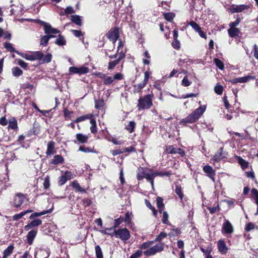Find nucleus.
<instances>
[{
	"instance_id": "obj_1",
	"label": "nucleus",
	"mask_w": 258,
	"mask_h": 258,
	"mask_svg": "<svg viewBox=\"0 0 258 258\" xmlns=\"http://www.w3.org/2000/svg\"><path fill=\"white\" fill-rule=\"evenodd\" d=\"M205 110V106H200L198 108L196 109L186 118L182 119L180 121V123H191L195 122L201 117V116L203 114Z\"/></svg>"
},
{
	"instance_id": "obj_2",
	"label": "nucleus",
	"mask_w": 258,
	"mask_h": 258,
	"mask_svg": "<svg viewBox=\"0 0 258 258\" xmlns=\"http://www.w3.org/2000/svg\"><path fill=\"white\" fill-rule=\"evenodd\" d=\"M153 96L152 94H148L143 97H140L138 100V109L140 110L150 108L153 105Z\"/></svg>"
},
{
	"instance_id": "obj_3",
	"label": "nucleus",
	"mask_w": 258,
	"mask_h": 258,
	"mask_svg": "<svg viewBox=\"0 0 258 258\" xmlns=\"http://www.w3.org/2000/svg\"><path fill=\"white\" fill-rule=\"evenodd\" d=\"M16 53L23 58L30 61L40 60L43 56V53L39 51L31 52L29 53H23L19 51H16Z\"/></svg>"
},
{
	"instance_id": "obj_4",
	"label": "nucleus",
	"mask_w": 258,
	"mask_h": 258,
	"mask_svg": "<svg viewBox=\"0 0 258 258\" xmlns=\"http://www.w3.org/2000/svg\"><path fill=\"white\" fill-rule=\"evenodd\" d=\"M164 243H158L156 245L150 247L146 250L144 251V254L147 256L154 255L156 253L162 251L164 249Z\"/></svg>"
},
{
	"instance_id": "obj_5",
	"label": "nucleus",
	"mask_w": 258,
	"mask_h": 258,
	"mask_svg": "<svg viewBox=\"0 0 258 258\" xmlns=\"http://www.w3.org/2000/svg\"><path fill=\"white\" fill-rule=\"evenodd\" d=\"M38 23L44 28V33L47 35H55L59 33V31L53 28L49 23L39 20Z\"/></svg>"
},
{
	"instance_id": "obj_6",
	"label": "nucleus",
	"mask_w": 258,
	"mask_h": 258,
	"mask_svg": "<svg viewBox=\"0 0 258 258\" xmlns=\"http://www.w3.org/2000/svg\"><path fill=\"white\" fill-rule=\"evenodd\" d=\"M69 75H72L73 74H79L80 75L85 74L89 72V69L85 66L78 68L75 67H71L69 70Z\"/></svg>"
},
{
	"instance_id": "obj_7",
	"label": "nucleus",
	"mask_w": 258,
	"mask_h": 258,
	"mask_svg": "<svg viewBox=\"0 0 258 258\" xmlns=\"http://www.w3.org/2000/svg\"><path fill=\"white\" fill-rule=\"evenodd\" d=\"M115 237L119 238L123 241L128 240L130 237V233L126 228H122L114 231Z\"/></svg>"
},
{
	"instance_id": "obj_8",
	"label": "nucleus",
	"mask_w": 258,
	"mask_h": 258,
	"mask_svg": "<svg viewBox=\"0 0 258 258\" xmlns=\"http://www.w3.org/2000/svg\"><path fill=\"white\" fill-rule=\"evenodd\" d=\"M74 174L70 171H66L63 175L59 177L58 183L59 185H62L69 180L73 178Z\"/></svg>"
},
{
	"instance_id": "obj_9",
	"label": "nucleus",
	"mask_w": 258,
	"mask_h": 258,
	"mask_svg": "<svg viewBox=\"0 0 258 258\" xmlns=\"http://www.w3.org/2000/svg\"><path fill=\"white\" fill-rule=\"evenodd\" d=\"M255 79V77L254 76L251 75H248L242 77L235 78L231 80V82L232 84H237L238 83H244L248 82L250 80H253Z\"/></svg>"
},
{
	"instance_id": "obj_10",
	"label": "nucleus",
	"mask_w": 258,
	"mask_h": 258,
	"mask_svg": "<svg viewBox=\"0 0 258 258\" xmlns=\"http://www.w3.org/2000/svg\"><path fill=\"white\" fill-rule=\"evenodd\" d=\"M228 153L224 151L223 148H220L215 153L213 156V160L214 162H218L221 160L225 158L227 156Z\"/></svg>"
},
{
	"instance_id": "obj_11",
	"label": "nucleus",
	"mask_w": 258,
	"mask_h": 258,
	"mask_svg": "<svg viewBox=\"0 0 258 258\" xmlns=\"http://www.w3.org/2000/svg\"><path fill=\"white\" fill-rule=\"evenodd\" d=\"M50 252L46 249L36 248L35 252V258H48Z\"/></svg>"
},
{
	"instance_id": "obj_12",
	"label": "nucleus",
	"mask_w": 258,
	"mask_h": 258,
	"mask_svg": "<svg viewBox=\"0 0 258 258\" xmlns=\"http://www.w3.org/2000/svg\"><path fill=\"white\" fill-rule=\"evenodd\" d=\"M107 37L111 41L115 42L119 37V29L115 28L110 30L107 34Z\"/></svg>"
},
{
	"instance_id": "obj_13",
	"label": "nucleus",
	"mask_w": 258,
	"mask_h": 258,
	"mask_svg": "<svg viewBox=\"0 0 258 258\" xmlns=\"http://www.w3.org/2000/svg\"><path fill=\"white\" fill-rule=\"evenodd\" d=\"M234 229L232 224L228 220H226L222 225V231L226 234H231Z\"/></svg>"
},
{
	"instance_id": "obj_14",
	"label": "nucleus",
	"mask_w": 258,
	"mask_h": 258,
	"mask_svg": "<svg viewBox=\"0 0 258 258\" xmlns=\"http://www.w3.org/2000/svg\"><path fill=\"white\" fill-rule=\"evenodd\" d=\"M203 171L207 174V175L214 182L215 181V172L213 168L209 165H206L203 167Z\"/></svg>"
},
{
	"instance_id": "obj_15",
	"label": "nucleus",
	"mask_w": 258,
	"mask_h": 258,
	"mask_svg": "<svg viewBox=\"0 0 258 258\" xmlns=\"http://www.w3.org/2000/svg\"><path fill=\"white\" fill-rule=\"evenodd\" d=\"M248 8V6L245 5L232 6L229 8L230 11L232 13H240Z\"/></svg>"
},
{
	"instance_id": "obj_16",
	"label": "nucleus",
	"mask_w": 258,
	"mask_h": 258,
	"mask_svg": "<svg viewBox=\"0 0 258 258\" xmlns=\"http://www.w3.org/2000/svg\"><path fill=\"white\" fill-rule=\"evenodd\" d=\"M24 197L22 194H17L14 199L13 205L15 207H19L23 203Z\"/></svg>"
},
{
	"instance_id": "obj_17",
	"label": "nucleus",
	"mask_w": 258,
	"mask_h": 258,
	"mask_svg": "<svg viewBox=\"0 0 258 258\" xmlns=\"http://www.w3.org/2000/svg\"><path fill=\"white\" fill-rule=\"evenodd\" d=\"M76 140L74 141V143L76 144L81 143L84 144L87 142L88 137L87 135H83L82 134H77L76 136Z\"/></svg>"
},
{
	"instance_id": "obj_18",
	"label": "nucleus",
	"mask_w": 258,
	"mask_h": 258,
	"mask_svg": "<svg viewBox=\"0 0 258 258\" xmlns=\"http://www.w3.org/2000/svg\"><path fill=\"white\" fill-rule=\"evenodd\" d=\"M37 230H32L29 232L27 235V242L29 245H31L33 242V240L36 237Z\"/></svg>"
},
{
	"instance_id": "obj_19",
	"label": "nucleus",
	"mask_w": 258,
	"mask_h": 258,
	"mask_svg": "<svg viewBox=\"0 0 258 258\" xmlns=\"http://www.w3.org/2000/svg\"><path fill=\"white\" fill-rule=\"evenodd\" d=\"M218 248L219 251L223 254H226L228 248L223 240H219L218 241Z\"/></svg>"
},
{
	"instance_id": "obj_20",
	"label": "nucleus",
	"mask_w": 258,
	"mask_h": 258,
	"mask_svg": "<svg viewBox=\"0 0 258 258\" xmlns=\"http://www.w3.org/2000/svg\"><path fill=\"white\" fill-rule=\"evenodd\" d=\"M53 206H52V207L50 209H49V210H44L43 211L41 212L34 213L31 215V216H30V218L33 219L36 217L41 216L42 215H45V214H46L48 213H50L52 212V211L53 210Z\"/></svg>"
},
{
	"instance_id": "obj_21",
	"label": "nucleus",
	"mask_w": 258,
	"mask_h": 258,
	"mask_svg": "<svg viewBox=\"0 0 258 258\" xmlns=\"http://www.w3.org/2000/svg\"><path fill=\"white\" fill-rule=\"evenodd\" d=\"M55 35H44L41 36L40 41V44L44 46H46L48 42L49 39L51 38L55 37Z\"/></svg>"
},
{
	"instance_id": "obj_22",
	"label": "nucleus",
	"mask_w": 258,
	"mask_h": 258,
	"mask_svg": "<svg viewBox=\"0 0 258 258\" xmlns=\"http://www.w3.org/2000/svg\"><path fill=\"white\" fill-rule=\"evenodd\" d=\"M54 153V143L53 141L49 142L47 144L46 154L47 156H50L53 154Z\"/></svg>"
},
{
	"instance_id": "obj_23",
	"label": "nucleus",
	"mask_w": 258,
	"mask_h": 258,
	"mask_svg": "<svg viewBox=\"0 0 258 258\" xmlns=\"http://www.w3.org/2000/svg\"><path fill=\"white\" fill-rule=\"evenodd\" d=\"M228 33L230 37L233 38L238 36L240 33V30L237 28L230 27L228 30Z\"/></svg>"
},
{
	"instance_id": "obj_24",
	"label": "nucleus",
	"mask_w": 258,
	"mask_h": 258,
	"mask_svg": "<svg viewBox=\"0 0 258 258\" xmlns=\"http://www.w3.org/2000/svg\"><path fill=\"white\" fill-rule=\"evenodd\" d=\"M14 247L13 244H10L8 247L4 250L3 252V258H7L10 256L13 252Z\"/></svg>"
},
{
	"instance_id": "obj_25",
	"label": "nucleus",
	"mask_w": 258,
	"mask_h": 258,
	"mask_svg": "<svg viewBox=\"0 0 258 258\" xmlns=\"http://www.w3.org/2000/svg\"><path fill=\"white\" fill-rule=\"evenodd\" d=\"M73 187L77 191L81 192H85L86 190L82 188L77 180H74L72 182Z\"/></svg>"
},
{
	"instance_id": "obj_26",
	"label": "nucleus",
	"mask_w": 258,
	"mask_h": 258,
	"mask_svg": "<svg viewBox=\"0 0 258 258\" xmlns=\"http://www.w3.org/2000/svg\"><path fill=\"white\" fill-rule=\"evenodd\" d=\"M71 20L72 22L79 26H81L82 24L81 17L79 15H75L71 16Z\"/></svg>"
},
{
	"instance_id": "obj_27",
	"label": "nucleus",
	"mask_w": 258,
	"mask_h": 258,
	"mask_svg": "<svg viewBox=\"0 0 258 258\" xmlns=\"http://www.w3.org/2000/svg\"><path fill=\"white\" fill-rule=\"evenodd\" d=\"M174 191L175 193L178 196L180 200L182 201L183 200L184 195L182 192L181 186L179 184L176 183Z\"/></svg>"
},
{
	"instance_id": "obj_28",
	"label": "nucleus",
	"mask_w": 258,
	"mask_h": 258,
	"mask_svg": "<svg viewBox=\"0 0 258 258\" xmlns=\"http://www.w3.org/2000/svg\"><path fill=\"white\" fill-rule=\"evenodd\" d=\"M63 160V158L61 155H57L54 156V158L51 161V163L56 165L62 163Z\"/></svg>"
},
{
	"instance_id": "obj_29",
	"label": "nucleus",
	"mask_w": 258,
	"mask_h": 258,
	"mask_svg": "<svg viewBox=\"0 0 258 258\" xmlns=\"http://www.w3.org/2000/svg\"><path fill=\"white\" fill-rule=\"evenodd\" d=\"M156 203L159 212L161 213L164 208V205L163 203V199L161 197H158L156 200Z\"/></svg>"
},
{
	"instance_id": "obj_30",
	"label": "nucleus",
	"mask_w": 258,
	"mask_h": 258,
	"mask_svg": "<svg viewBox=\"0 0 258 258\" xmlns=\"http://www.w3.org/2000/svg\"><path fill=\"white\" fill-rule=\"evenodd\" d=\"M144 177L147 179L151 184L152 186H153V180L155 177L154 176V173H145L144 174Z\"/></svg>"
},
{
	"instance_id": "obj_31",
	"label": "nucleus",
	"mask_w": 258,
	"mask_h": 258,
	"mask_svg": "<svg viewBox=\"0 0 258 258\" xmlns=\"http://www.w3.org/2000/svg\"><path fill=\"white\" fill-rule=\"evenodd\" d=\"M55 43L59 46H63L66 45V41L64 37L59 35L58 37L55 40Z\"/></svg>"
},
{
	"instance_id": "obj_32",
	"label": "nucleus",
	"mask_w": 258,
	"mask_h": 258,
	"mask_svg": "<svg viewBox=\"0 0 258 258\" xmlns=\"http://www.w3.org/2000/svg\"><path fill=\"white\" fill-rule=\"evenodd\" d=\"M146 86V84H145V83H141L137 85H134V91L135 93H138L141 92L142 89L145 87Z\"/></svg>"
},
{
	"instance_id": "obj_33",
	"label": "nucleus",
	"mask_w": 258,
	"mask_h": 258,
	"mask_svg": "<svg viewBox=\"0 0 258 258\" xmlns=\"http://www.w3.org/2000/svg\"><path fill=\"white\" fill-rule=\"evenodd\" d=\"M13 75L15 77H19L23 74V71L18 67H14L12 69Z\"/></svg>"
},
{
	"instance_id": "obj_34",
	"label": "nucleus",
	"mask_w": 258,
	"mask_h": 258,
	"mask_svg": "<svg viewBox=\"0 0 258 258\" xmlns=\"http://www.w3.org/2000/svg\"><path fill=\"white\" fill-rule=\"evenodd\" d=\"M114 231L115 230L113 228H107L105 230L100 231L101 232L104 234L110 235L111 236H115Z\"/></svg>"
},
{
	"instance_id": "obj_35",
	"label": "nucleus",
	"mask_w": 258,
	"mask_h": 258,
	"mask_svg": "<svg viewBox=\"0 0 258 258\" xmlns=\"http://www.w3.org/2000/svg\"><path fill=\"white\" fill-rule=\"evenodd\" d=\"M154 176L155 177L159 176H169L172 174V173L171 171H166V172H154Z\"/></svg>"
},
{
	"instance_id": "obj_36",
	"label": "nucleus",
	"mask_w": 258,
	"mask_h": 258,
	"mask_svg": "<svg viewBox=\"0 0 258 258\" xmlns=\"http://www.w3.org/2000/svg\"><path fill=\"white\" fill-rule=\"evenodd\" d=\"M9 127L12 130H16L18 128L17 122L14 118L9 120Z\"/></svg>"
},
{
	"instance_id": "obj_37",
	"label": "nucleus",
	"mask_w": 258,
	"mask_h": 258,
	"mask_svg": "<svg viewBox=\"0 0 258 258\" xmlns=\"http://www.w3.org/2000/svg\"><path fill=\"white\" fill-rule=\"evenodd\" d=\"M90 123L91 124V126L90 127L91 132L92 133L95 134L97 132L96 123L95 119L91 118L90 119Z\"/></svg>"
},
{
	"instance_id": "obj_38",
	"label": "nucleus",
	"mask_w": 258,
	"mask_h": 258,
	"mask_svg": "<svg viewBox=\"0 0 258 258\" xmlns=\"http://www.w3.org/2000/svg\"><path fill=\"white\" fill-rule=\"evenodd\" d=\"M52 59V55L50 53H47L46 55H43L40 59L42 60L43 62L48 63L50 62Z\"/></svg>"
},
{
	"instance_id": "obj_39",
	"label": "nucleus",
	"mask_w": 258,
	"mask_h": 258,
	"mask_svg": "<svg viewBox=\"0 0 258 258\" xmlns=\"http://www.w3.org/2000/svg\"><path fill=\"white\" fill-rule=\"evenodd\" d=\"M95 253L96 258H103V253L99 245L95 246Z\"/></svg>"
},
{
	"instance_id": "obj_40",
	"label": "nucleus",
	"mask_w": 258,
	"mask_h": 258,
	"mask_svg": "<svg viewBox=\"0 0 258 258\" xmlns=\"http://www.w3.org/2000/svg\"><path fill=\"white\" fill-rule=\"evenodd\" d=\"M136 123L133 121L129 122L128 124L126 126V129L130 132L132 133L135 128Z\"/></svg>"
},
{
	"instance_id": "obj_41",
	"label": "nucleus",
	"mask_w": 258,
	"mask_h": 258,
	"mask_svg": "<svg viewBox=\"0 0 258 258\" xmlns=\"http://www.w3.org/2000/svg\"><path fill=\"white\" fill-rule=\"evenodd\" d=\"M154 241L144 242L140 246L141 249H148L153 245Z\"/></svg>"
},
{
	"instance_id": "obj_42",
	"label": "nucleus",
	"mask_w": 258,
	"mask_h": 258,
	"mask_svg": "<svg viewBox=\"0 0 258 258\" xmlns=\"http://www.w3.org/2000/svg\"><path fill=\"white\" fill-rule=\"evenodd\" d=\"M168 214L166 211H164L163 213V217L162 219V222L164 224H166L167 225H170V223L168 221Z\"/></svg>"
},
{
	"instance_id": "obj_43",
	"label": "nucleus",
	"mask_w": 258,
	"mask_h": 258,
	"mask_svg": "<svg viewBox=\"0 0 258 258\" xmlns=\"http://www.w3.org/2000/svg\"><path fill=\"white\" fill-rule=\"evenodd\" d=\"M214 62L216 66L220 70H222L224 68V66L222 61L218 58L214 59Z\"/></svg>"
},
{
	"instance_id": "obj_44",
	"label": "nucleus",
	"mask_w": 258,
	"mask_h": 258,
	"mask_svg": "<svg viewBox=\"0 0 258 258\" xmlns=\"http://www.w3.org/2000/svg\"><path fill=\"white\" fill-rule=\"evenodd\" d=\"M177 149L173 146H168L166 147V151L167 153L169 154H176Z\"/></svg>"
},
{
	"instance_id": "obj_45",
	"label": "nucleus",
	"mask_w": 258,
	"mask_h": 258,
	"mask_svg": "<svg viewBox=\"0 0 258 258\" xmlns=\"http://www.w3.org/2000/svg\"><path fill=\"white\" fill-rule=\"evenodd\" d=\"M119 63V61L117 59L109 62L108 67V70H113Z\"/></svg>"
},
{
	"instance_id": "obj_46",
	"label": "nucleus",
	"mask_w": 258,
	"mask_h": 258,
	"mask_svg": "<svg viewBox=\"0 0 258 258\" xmlns=\"http://www.w3.org/2000/svg\"><path fill=\"white\" fill-rule=\"evenodd\" d=\"M4 47L8 49L10 52H15L17 51L15 50V49L13 47L12 45L10 43L6 42L4 44Z\"/></svg>"
},
{
	"instance_id": "obj_47",
	"label": "nucleus",
	"mask_w": 258,
	"mask_h": 258,
	"mask_svg": "<svg viewBox=\"0 0 258 258\" xmlns=\"http://www.w3.org/2000/svg\"><path fill=\"white\" fill-rule=\"evenodd\" d=\"M238 162L242 168H246L248 166V163L242 158L238 157Z\"/></svg>"
},
{
	"instance_id": "obj_48",
	"label": "nucleus",
	"mask_w": 258,
	"mask_h": 258,
	"mask_svg": "<svg viewBox=\"0 0 258 258\" xmlns=\"http://www.w3.org/2000/svg\"><path fill=\"white\" fill-rule=\"evenodd\" d=\"M166 233L164 232H161L155 238V241H161L163 238L166 237L167 236Z\"/></svg>"
},
{
	"instance_id": "obj_49",
	"label": "nucleus",
	"mask_w": 258,
	"mask_h": 258,
	"mask_svg": "<svg viewBox=\"0 0 258 258\" xmlns=\"http://www.w3.org/2000/svg\"><path fill=\"white\" fill-rule=\"evenodd\" d=\"M164 16L165 19L168 21H171L175 17V15L172 13H165Z\"/></svg>"
},
{
	"instance_id": "obj_50",
	"label": "nucleus",
	"mask_w": 258,
	"mask_h": 258,
	"mask_svg": "<svg viewBox=\"0 0 258 258\" xmlns=\"http://www.w3.org/2000/svg\"><path fill=\"white\" fill-rule=\"evenodd\" d=\"M223 90V87L220 85H217L214 88V91L218 95H221Z\"/></svg>"
},
{
	"instance_id": "obj_51",
	"label": "nucleus",
	"mask_w": 258,
	"mask_h": 258,
	"mask_svg": "<svg viewBox=\"0 0 258 258\" xmlns=\"http://www.w3.org/2000/svg\"><path fill=\"white\" fill-rule=\"evenodd\" d=\"M95 108L96 109H100L101 107L103 106L104 103V100L102 99L95 100Z\"/></svg>"
},
{
	"instance_id": "obj_52",
	"label": "nucleus",
	"mask_w": 258,
	"mask_h": 258,
	"mask_svg": "<svg viewBox=\"0 0 258 258\" xmlns=\"http://www.w3.org/2000/svg\"><path fill=\"white\" fill-rule=\"evenodd\" d=\"M189 25L196 32L200 30L201 28L196 22L192 21L190 22Z\"/></svg>"
},
{
	"instance_id": "obj_53",
	"label": "nucleus",
	"mask_w": 258,
	"mask_h": 258,
	"mask_svg": "<svg viewBox=\"0 0 258 258\" xmlns=\"http://www.w3.org/2000/svg\"><path fill=\"white\" fill-rule=\"evenodd\" d=\"M255 225L252 222L248 223L245 227V230L249 232L254 229Z\"/></svg>"
},
{
	"instance_id": "obj_54",
	"label": "nucleus",
	"mask_w": 258,
	"mask_h": 258,
	"mask_svg": "<svg viewBox=\"0 0 258 258\" xmlns=\"http://www.w3.org/2000/svg\"><path fill=\"white\" fill-rule=\"evenodd\" d=\"M30 223L32 227H37L42 224V221L40 219H37L32 221Z\"/></svg>"
},
{
	"instance_id": "obj_55",
	"label": "nucleus",
	"mask_w": 258,
	"mask_h": 258,
	"mask_svg": "<svg viewBox=\"0 0 258 258\" xmlns=\"http://www.w3.org/2000/svg\"><path fill=\"white\" fill-rule=\"evenodd\" d=\"M113 81V78L109 76L105 77L104 79V84L105 85H110L111 84Z\"/></svg>"
},
{
	"instance_id": "obj_56",
	"label": "nucleus",
	"mask_w": 258,
	"mask_h": 258,
	"mask_svg": "<svg viewBox=\"0 0 258 258\" xmlns=\"http://www.w3.org/2000/svg\"><path fill=\"white\" fill-rule=\"evenodd\" d=\"M240 21V18H237L236 20L234 22L230 23L229 26L230 27L236 28L239 24Z\"/></svg>"
},
{
	"instance_id": "obj_57",
	"label": "nucleus",
	"mask_w": 258,
	"mask_h": 258,
	"mask_svg": "<svg viewBox=\"0 0 258 258\" xmlns=\"http://www.w3.org/2000/svg\"><path fill=\"white\" fill-rule=\"evenodd\" d=\"M191 82L189 81L187 76H184L182 81V85L184 86L187 87L190 85Z\"/></svg>"
},
{
	"instance_id": "obj_58",
	"label": "nucleus",
	"mask_w": 258,
	"mask_h": 258,
	"mask_svg": "<svg viewBox=\"0 0 258 258\" xmlns=\"http://www.w3.org/2000/svg\"><path fill=\"white\" fill-rule=\"evenodd\" d=\"M79 151L83 152L85 153L93 152V150L89 147H85L83 146H80Z\"/></svg>"
},
{
	"instance_id": "obj_59",
	"label": "nucleus",
	"mask_w": 258,
	"mask_h": 258,
	"mask_svg": "<svg viewBox=\"0 0 258 258\" xmlns=\"http://www.w3.org/2000/svg\"><path fill=\"white\" fill-rule=\"evenodd\" d=\"M88 118H89L88 115L81 116L78 117L75 120H74V122L77 123V122H79L81 121H83L86 120V119H88Z\"/></svg>"
},
{
	"instance_id": "obj_60",
	"label": "nucleus",
	"mask_w": 258,
	"mask_h": 258,
	"mask_svg": "<svg viewBox=\"0 0 258 258\" xmlns=\"http://www.w3.org/2000/svg\"><path fill=\"white\" fill-rule=\"evenodd\" d=\"M253 53L254 57L258 60V46L256 44H254L253 47Z\"/></svg>"
},
{
	"instance_id": "obj_61",
	"label": "nucleus",
	"mask_w": 258,
	"mask_h": 258,
	"mask_svg": "<svg viewBox=\"0 0 258 258\" xmlns=\"http://www.w3.org/2000/svg\"><path fill=\"white\" fill-rule=\"evenodd\" d=\"M17 60L18 62V64L22 68L25 69L27 67L28 64L23 60L20 59H17Z\"/></svg>"
},
{
	"instance_id": "obj_62",
	"label": "nucleus",
	"mask_w": 258,
	"mask_h": 258,
	"mask_svg": "<svg viewBox=\"0 0 258 258\" xmlns=\"http://www.w3.org/2000/svg\"><path fill=\"white\" fill-rule=\"evenodd\" d=\"M142 250H138L135 253L132 254L130 258H139L142 255Z\"/></svg>"
},
{
	"instance_id": "obj_63",
	"label": "nucleus",
	"mask_w": 258,
	"mask_h": 258,
	"mask_svg": "<svg viewBox=\"0 0 258 258\" xmlns=\"http://www.w3.org/2000/svg\"><path fill=\"white\" fill-rule=\"evenodd\" d=\"M24 216H25V213L22 212L19 214L14 215L13 218L14 220H18L22 218Z\"/></svg>"
},
{
	"instance_id": "obj_64",
	"label": "nucleus",
	"mask_w": 258,
	"mask_h": 258,
	"mask_svg": "<svg viewBox=\"0 0 258 258\" xmlns=\"http://www.w3.org/2000/svg\"><path fill=\"white\" fill-rule=\"evenodd\" d=\"M208 209L211 214H214L216 211L220 210L219 206L218 205L215 207H209Z\"/></svg>"
}]
</instances>
